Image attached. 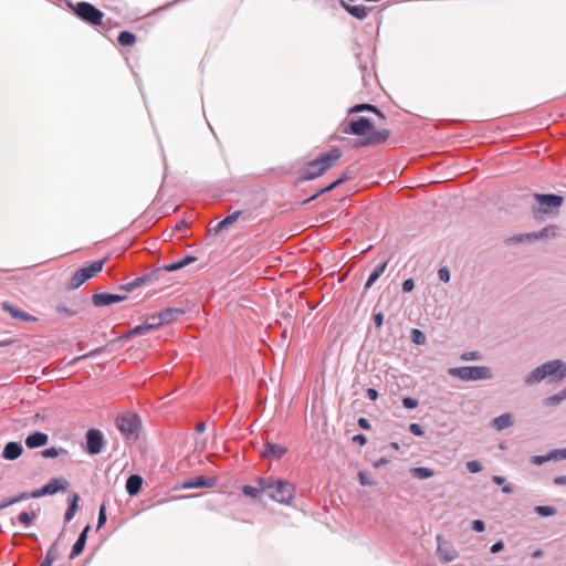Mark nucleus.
<instances>
[{
  "label": "nucleus",
  "mask_w": 566,
  "mask_h": 566,
  "mask_svg": "<svg viewBox=\"0 0 566 566\" xmlns=\"http://www.w3.org/2000/svg\"><path fill=\"white\" fill-rule=\"evenodd\" d=\"M286 451L287 449L283 446L268 442L261 452V457L279 460L286 453Z\"/></svg>",
  "instance_id": "ddd939ff"
},
{
  "label": "nucleus",
  "mask_w": 566,
  "mask_h": 566,
  "mask_svg": "<svg viewBox=\"0 0 566 566\" xmlns=\"http://www.w3.org/2000/svg\"><path fill=\"white\" fill-rule=\"evenodd\" d=\"M30 497H32L31 494L23 492L20 495L14 496V501H17V503H18V502H21L23 500H28Z\"/></svg>",
  "instance_id": "680f3d73"
},
{
  "label": "nucleus",
  "mask_w": 566,
  "mask_h": 566,
  "mask_svg": "<svg viewBox=\"0 0 566 566\" xmlns=\"http://www.w3.org/2000/svg\"><path fill=\"white\" fill-rule=\"evenodd\" d=\"M3 310L7 311L13 318H18L23 322H31V321L36 319L35 317L15 308L14 306L10 305L9 303H3Z\"/></svg>",
  "instance_id": "412c9836"
},
{
  "label": "nucleus",
  "mask_w": 566,
  "mask_h": 566,
  "mask_svg": "<svg viewBox=\"0 0 566 566\" xmlns=\"http://www.w3.org/2000/svg\"><path fill=\"white\" fill-rule=\"evenodd\" d=\"M438 276L442 282H449L450 280V272L447 268H441L438 271Z\"/></svg>",
  "instance_id": "a18cd8bd"
},
{
  "label": "nucleus",
  "mask_w": 566,
  "mask_h": 566,
  "mask_svg": "<svg viewBox=\"0 0 566 566\" xmlns=\"http://www.w3.org/2000/svg\"><path fill=\"white\" fill-rule=\"evenodd\" d=\"M177 311L175 310H166L165 312L160 313L158 315L159 319H163V324L169 323L174 316L176 315Z\"/></svg>",
  "instance_id": "e433bc0d"
},
{
  "label": "nucleus",
  "mask_w": 566,
  "mask_h": 566,
  "mask_svg": "<svg viewBox=\"0 0 566 566\" xmlns=\"http://www.w3.org/2000/svg\"><path fill=\"white\" fill-rule=\"evenodd\" d=\"M492 481L495 483V484H503L505 482V479L503 476H500V475H494L492 478Z\"/></svg>",
  "instance_id": "0e129e2a"
},
{
  "label": "nucleus",
  "mask_w": 566,
  "mask_h": 566,
  "mask_svg": "<svg viewBox=\"0 0 566 566\" xmlns=\"http://www.w3.org/2000/svg\"><path fill=\"white\" fill-rule=\"evenodd\" d=\"M437 553L441 560L449 563L458 557V552L455 551L451 542L444 541L441 535L437 536Z\"/></svg>",
  "instance_id": "9b49d317"
},
{
  "label": "nucleus",
  "mask_w": 566,
  "mask_h": 566,
  "mask_svg": "<svg viewBox=\"0 0 566 566\" xmlns=\"http://www.w3.org/2000/svg\"><path fill=\"white\" fill-rule=\"evenodd\" d=\"M554 483L557 485H566V476H557L554 479Z\"/></svg>",
  "instance_id": "e2e57ef3"
},
{
  "label": "nucleus",
  "mask_w": 566,
  "mask_h": 566,
  "mask_svg": "<svg viewBox=\"0 0 566 566\" xmlns=\"http://www.w3.org/2000/svg\"><path fill=\"white\" fill-rule=\"evenodd\" d=\"M387 266V263H382L374 269V271L370 273L366 284L365 289H369L373 286V284L379 279V276L385 272Z\"/></svg>",
  "instance_id": "393cba45"
},
{
  "label": "nucleus",
  "mask_w": 566,
  "mask_h": 566,
  "mask_svg": "<svg viewBox=\"0 0 566 566\" xmlns=\"http://www.w3.org/2000/svg\"><path fill=\"white\" fill-rule=\"evenodd\" d=\"M180 269H182V264H179L178 262H174L165 266V271L167 272H175Z\"/></svg>",
  "instance_id": "3c124183"
},
{
  "label": "nucleus",
  "mask_w": 566,
  "mask_h": 566,
  "mask_svg": "<svg viewBox=\"0 0 566 566\" xmlns=\"http://www.w3.org/2000/svg\"><path fill=\"white\" fill-rule=\"evenodd\" d=\"M57 557H59L57 546H56V543H53L45 555V559H48L50 563L53 564V562L56 560Z\"/></svg>",
  "instance_id": "c9c22d12"
},
{
  "label": "nucleus",
  "mask_w": 566,
  "mask_h": 566,
  "mask_svg": "<svg viewBox=\"0 0 566 566\" xmlns=\"http://www.w3.org/2000/svg\"><path fill=\"white\" fill-rule=\"evenodd\" d=\"M366 397L373 401H375L378 398V392L374 388H368L366 390Z\"/></svg>",
  "instance_id": "864d4df0"
},
{
  "label": "nucleus",
  "mask_w": 566,
  "mask_h": 566,
  "mask_svg": "<svg viewBox=\"0 0 566 566\" xmlns=\"http://www.w3.org/2000/svg\"><path fill=\"white\" fill-rule=\"evenodd\" d=\"M124 297L117 294L99 293L93 295V303L96 306H106L123 301Z\"/></svg>",
  "instance_id": "2eb2a0df"
},
{
  "label": "nucleus",
  "mask_w": 566,
  "mask_h": 566,
  "mask_svg": "<svg viewBox=\"0 0 566 566\" xmlns=\"http://www.w3.org/2000/svg\"><path fill=\"white\" fill-rule=\"evenodd\" d=\"M342 157L339 148L322 154L318 158L310 161L302 170V179L311 180L325 174L328 169L336 165Z\"/></svg>",
  "instance_id": "7ed1b4c3"
},
{
  "label": "nucleus",
  "mask_w": 566,
  "mask_h": 566,
  "mask_svg": "<svg viewBox=\"0 0 566 566\" xmlns=\"http://www.w3.org/2000/svg\"><path fill=\"white\" fill-rule=\"evenodd\" d=\"M493 427L496 430H503L505 428H509L513 424L512 415L511 413H503L492 421Z\"/></svg>",
  "instance_id": "5701e85b"
},
{
  "label": "nucleus",
  "mask_w": 566,
  "mask_h": 566,
  "mask_svg": "<svg viewBox=\"0 0 566 566\" xmlns=\"http://www.w3.org/2000/svg\"><path fill=\"white\" fill-rule=\"evenodd\" d=\"M358 479H359V482L361 485H368V486H373L375 485V481L374 479L366 472H359L358 473Z\"/></svg>",
  "instance_id": "f704fd0d"
},
{
  "label": "nucleus",
  "mask_w": 566,
  "mask_h": 566,
  "mask_svg": "<svg viewBox=\"0 0 566 566\" xmlns=\"http://www.w3.org/2000/svg\"><path fill=\"white\" fill-rule=\"evenodd\" d=\"M256 482L261 490L277 503L291 504L295 497V486L291 482L272 476L259 478Z\"/></svg>",
  "instance_id": "f03ea898"
},
{
  "label": "nucleus",
  "mask_w": 566,
  "mask_h": 566,
  "mask_svg": "<svg viewBox=\"0 0 566 566\" xmlns=\"http://www.w3.org/2000/svg\"><path fill=\"white\" fill-rule=\"evenodd\" d=\"M347 175L344 174L340 178H338L336 181H334L331 186H328L326 188V190H332L334 189L335 187H337L338 185L343 184L345 180H347Z\"/></svg>",
  "instance_id": "603ef678"
},
{
  "label": "nucleus",
  "mask_w": 566,
  "mask_h": 566,
  "mask_svg": "<svg viewBox=\"0 0 566 566\" xmlns=\"http://www.w3.org/2000/svg\"><path fill=\"white\" fill-rule=\"evenodd\" d=\"M105 260H99L93 262L88 266L81 268L77 270L71 279L70 286L72 289L80 287L83 283H85L91 277L95 276L103 270Z\"/></svg>",
  "instance_id": "6e6552de"
},
{
  "label": "nucleus",
  "mask_w": 566,
  "mask_h": 566,
  "mask_svg": "<svg viewBox=\"0 0 566 566\" xmlns=\"http://www.w3.org/2000/svg\"><path fill=\"white\" fill-rule=\"evenodd\" d=\"M386 463H388V460H387V459H385V458H381V459H379L378 461H376V462L374 463V467L377 469V468H380L381 465H384V464H386Z\"/></svg>",
  "instance_id": "69168bd1"
},
{
  "label": "nucleus",
  "mask_w": 566,
  "mask_h": 566,
  "mask_svg": "<svg viewBox=\"0 0 566 566\" xmlns=\"http://www.w3.org/2000/svg\"><path fill=\"white\" fill-rule=\"evenodd\" d=\"M409 430L412 434L418 436V437H421L424 434L422 427L418 423H411L409 426Z\"/></svg>",
  "instance_id": "37998d69"
},
{
  "label": "nucleus",
  "mask_w": 566,
  "mask_h": 566,
  "mask_svg": "<svg viewBox=\"0 0 566 566\" xmlns=\"http://www.w3.org/2000/svg\"><path fill=\"white\" fill-rule=\"evenodd\" d=\"M448 373L450 376L465 381L490 379L492 377L490 368L485 366L453 367Z\"/></svg>",
  "instance_id": "39448f33"
},
{
  "label": "nucleus",
  "mask_w": 566,
  "mask_h": 566,
  "mask_svg": "<svg viewBox=\"0 0 566 566\" xmlns=\"http://www.w3.org/2000/svg\"><path fill=\"white\" fill-rule=\"evenodd\" d=\"M503 546H504V545H503V542H501V541H500V542H496L495 544H493V545H492V547H491V552H492L493 554L499 553L500 551H502V549H503Z\"/></svg>",
  "instance_id": "052dcab7"
},
{
  "label": "nucleus",
  "mask_w": 566,
  "mask_h": 566,
  "mask_svg": "<svg viewBox=\"0 0 566 566\" xmlns=\"http://www.w3.org/2000/svg\"><path fill=\"white\" fill-rule=\"evenodd\" d=\"M49 437L48 434L36 431L29 434L25 439V444L30 449L43 447L48 443Z\"/></svg>",
  "instance_id": "dca6fc26"
},
{
  "label": "nucleus",
  "mask_w": 566,
  "mask_h": 566,
  "mask_svg": "<svg viewBox=\"0 0 566 566\" xmlns=\"http://www.w3.org/2000/svg\"><path fill=\"white\" fill-rule=\"evenodd\" d=\"M77 17H80L83 21L92 24V25H101L103 22V12L96 9L93 4L88 2H78L76 6L72 7Z\"/></svg>",
  "instance_id": "0eeeda50"
},
{
  "label": "nucleus",
  "mask_w": 566,
  "mask_h": 566,
  "mask_svg": "<svg viewBox=\"0 0 566 566\" xmlns=\"http://www.w3.org/2000/svg\"><path fill=\"white\" fill-rule=\"evenodd\" d=\"M410 472L415 478L418 479H428L434 475L433 470L423 467L413 468Z\"/></svg>",
  "instance_id": "bb28decb"
},
{
  "label": "nucleus",
  "mask_w": 566,
  "mask_h": 566,
  "mask_svg": "<svg viewBox=\"0 0 566 566\" xmlns=\"http://www.w3.org/2000/svg\"><path fill=\"white\" fill-rule=\"evenodd\" d=\"M502 491H503L504 493H506V494H510V493H512V492H513V489H512V486H511V485H505V486H503Z\"/></svg>",
  "instance_id": "338daca9"
},
{
  "label": "nucleus",
  "mask_w": 566,
  "mask_h": 566,
  "mask_svg": "<svg viewBox=\"0 0 566 566\" xmlns=\"http://www.w3.org/2000/svg\"><path fill=\"white\" fill-rule=\"evenodd\" d=\"M116 427L127 440H136L140 421L136 413L125 412L116 418Z\"/></svg>",
  "instance_id": "423d86ee"
},
{
  "label": "nucleus",
  "mask_w": 566,
  "mask_h": 566,
  "mask_svg": "<svg viewBox=\"0 0 566 566\" xmlns=\"http://www.w3.org/2000/svg\"><path fill=\"white\" fill-rule=\"evenodd\" d=\"M23 448L19 442H9L6 444L2 457L6 460H15L22 454Z\"/></svg>",
  "instance_id": "f3484780"
},
{
  "label": "nucleus",
  "mask_w": 566,
  "mask_h": 566,
  "mask_svg": "<svg viewBox=\"0 0 566 566\" xmlns=\"http://www.w3.org/2000/svg\"><path fill=\"white\" fill-rule=\"evenodd\" d=\"M340 2L346 11L357 19H364L368 14L369 10L365 6H350L345 3L343 0Z\"/></svg>",
  "instance_id": "4be33fe9"
},
{
  "label": "nucleus",
  "mask_w": 566,
  "mask_h": 566,
  "mask_svg": "<svg viewBox=\"0 0 566 566\" xmlns=\"http://www.w3.org/2000/svg\"><path fill=\"white\" fill-rule=\"evenodd\" d=\"M237 219V217L234 214H231V216H228L226 219H223L220 223H219V228H224L227 227L228 224H231L234 220Z\"/></svg>",
  "instance_id": "8fccbe9b"
},
{
  "label": "nucleus",
  "mask_w": 566,
  "mask_h": 566,
  "mask_svg": "<svg viewBox=\"0 0 566 566\" xmlns=\"http://www.w3.org/2000/svg\"><path fill=\"white\" fill-rule=\"evenodd\" d=\"M63 450L56 449V448H49L42 451V455L44 458H55L57 457Z\"/></svg>",
  "instance_id": "ea45409f"
},
{
  "label": "nucleus",
  "mask_w": 566,
  "mask_h": 566,
  "mask_svg": "<svg viewBox=\"0 0 566 566\" xmlns=\"http://www.w3.org/2000/svg\"><path fill=\"white\" fill-rule=\"evenodd\" d=\"M549 460H552V458H549V453H548L547 455H534V457H532L531 462L533 464L541 465Z\"/></svg>",
  "instance_id": "a19ab883"
},
{
  "label": "nucleus",
  "mask_w": 566,
  "mask_h": 566,
  "mask_svg": "<svg viewBox=\"0 0 566 566\" xmlns=\"http://www.w3.org/2000/svg\"><path fill=\"white\" fill-rule=\"evenodd\" d=\"M106 522V512L105 506L102 505L98 512V527H101Z\"/></svg>",
  "instance_id": "09e8293b"
},
{
  "label": "nucleus",
  "mask_w": 566,
  "mask_h": 566,
  "mask_svg": "<svg viewBox=\"0 0 566 566\" xmlns=\"http://www.w3.org/2000/svg\"><path fill=\"white\" fill-rule=\"evenodd\" d=\"M88 530H90V526H86L83 530V532L80 534L77 541L75 542V544L72 547V552H71L70 558H75L76 556H78L83 552V549L85 547Z\"/></svg>",
  "instance_id": "6ab92c4d"
},
{
  "label": "nucleus",
  "mask_w": 566,
  "mask_h": 566,
  "mask_svg": "<svg viewBox=\"0 0 566 566\" xmlns=\"http://www.w3.org/2000/svg\"><path fill=\"white\" fill-rule=\"evenodd\" d=\"M415 287V283H413V280L412 279H407L403 281L402 283V291L408 293V292H411Z\"/></svg>",
  "instance_id": "49530a36"
},
{
  "label": "nucleus",
  "mask_w": 566,
  "mask_h": 566,
  "mask_svg": "<svg viewBox=\"0 0 566 566\" xmlns=\"http://www.w3.org/2000/svg\"><path fill=\"white\" fill-rule=\"evenodd\" d=\"M472 530L475 531V532H483L485 530V524L483 521L481 520H475L473 521L472 523Z\"/></svg>",
  "instance_id": "de8ad7c7"
},
{
  "label": "nucleus",
  "mask_w": 566,
  "mask_h": 566,
  "mask_svg": "<svg viewBox=\"0 0 566 566\" xmlns=\"http://www.w3.org/2000/svg\"><path fill=\"white\" fill-rule=\"evenodd\" d=\"M549 458L552 460H564L566 459V448L565 449H556L549 452Z\"/></svg>",
  "instance_id": "58836bf2"
},
{
  "label": "nucleus",
  "mask_w": 566,
  "mask_h": 566,
  "mask_svg": "<svg viewBox=\"0 0 566 566\" xmlns=\"http://www.w3.org/2000/svg\"><path fill=\"white\" fill-rule=\"evenodd\" d=\"M534 198L541 206V211L546 213L552 209H557L563 203V198L556 195H534Z\"/></svg>",
  "instance_id": "f8f14e48"
},
{
  "label": "nucleus",
  "mask_w": 566,
  "mask_h": 566,
  "mask_svg": "<svg viewBox=\"0 0 566 566\" xmlns=\"http://www.w3.org/2000/svg\"><path fill=\"white\" fill-rule=\"evenodd\" d=\"M34 517V513L21 512L18 515V521L25 526H30Z\"/></svg>",
  "instance_id": "473e14b6"
},
{
  "label": "nucleus",
  "mask_w": 566,
  "mask_h": 566,
  "mask_svg": "<svg viewBox=\"0 0 566 566\" xmlns=\"http://www.w3.org/2000/svg\"><path fill=\"white\" fill-rule=\"evenodd\" d=\"M242 492L247 496H250V497H253V499H258L260 496V493L263 492V491L261 490V488L259 485H258V488L251 486V485H244L242 488Z\"/></svg>",
  "instance_id": "2f4dec72"
},
{
  "label": "nucleus",
  "mask_w": 566,
  "mask_h": 566,
  "mask_svg": "<svg viewBox=\"0 0 566 566\" xmlns=\"http://www.w3.org/2000/svg\"><path fill=\"white\" fill-rule=\"evenodd\" d=\"M535 512L541 516H552L556 513V509L553 506L539 505L535 507Z\"/></svg>",
  "instance_id": "72a5a7b5"
},
{
  "label": "nucleus",
  "mask_w": 566,
  "mask_h": 566,
  "mask_svg": "<svg viewBox=\"0 0 566 566\" xmlns=\"http://www.w3.org/2000/svg\"><path fill=\"white\" fill-rule=\"evenodd\" d=\"M196 261V258L195 256H186L182 260L178 261L179 264H182V268H185L186 265L192 263Z\"/></svg>",
  "instance_id": "13d9d810"
},
{
  "label": "nucleus",
  "mask_w": 566,
  "mask_h": 566,
  "mask_svg": "<svg viewBox=\"0 0 566 566\" xmlns=\"http://www.w3.org/2000/svg\"><path fill=\"white\" fill-rule=\"evenodd\" d=\"M143 485L142 476L137 474L130 475L126 481V490L129 495H136Z\"/></svg>",
  "instance_id": "aec40b11"
},
{
  "label": "nucleus",
  "mask_w": 566,
  "mask_h": 566,
  "mask_svg": "<svg viewBox=\"0 0 566 566\" xmlns=\"http://www.w3.org/2000/svg\"><path fill=\"white\" fill-rule=\"evenodd\" d=\"M566 377V363L559 359L551 360L535 368L525 379L527 385L551 378L553 381L562 380Z\"/></svg>",
  "instance_id": "20e7f679"
},
{
  "label": "nucleus",
  "mask_w": 566,
  "mask_h": 566,
  "mask_svg": "<svg viewBox=\"0 0 566 566\" xmlns=\"http://www.w3.org/2000/svg\"><path fill=\"white\" fill-rule=\"evenodd\" d=\"M361 111H370L374 112L379 118H385L384 114L377 109L374 105L370 104H359L354 106L349 112L350 113H357Z\"/></svg>",
  "instance_id": "cd10ccee"
},
{
  "label": "nucleus",
  "mask_w": 566,
  "mask_h": 566,
  "mask_svg": "<svg viewBox=\"0 0 566 566\" xmlns=\"http://www.w3.org/2000/svg\"><path fill=\"white\" fill-rule=\"evenodd\" d=\"M344 134H352L356 136H364L365 138L359 140L358 146L378 145L385 143L390 133L387 129L375 130L371 122L366 117H359L352 119L343 128Z\"/></svg>",
  "instance_id": "f257e3e1"
},
{
  "label": "nucleus",
  "mask_w": 566,
  "mask_h": 566,
  "mask_svg": "<svg viewBox=\"0 0 566 566\" xmlns=\"http://www.w3.org/2000/svg\"><path fill=\"white\" fill-rule=\"evenodd\" d=\"M216 480L212 478L196 476L182 483V489L212 488Z\"/></svg>",
  "instance_id": "4468645a"
},
{
  "label": "nucleus",
  "mask_w": 566,
  "mask_h": 566,
  "mask_svg": "<svg viewBox=\"0 0 566 566\" xmlns=\"http://www.w3.org/2000/svg\"><path fill=\"white\" fill-rule=\"evenodd\" d=\"M117 40L120 45L130 46L136 42V36L129 31H122Z\"/></svg>",
  "instance_id": "a878e982"
},
{
  "label": "nucleus",
  "mask_w": 566,
  "mask_h": 566,
  "mask_svg": "<svg viewBox=\"0 0 566 566\" xmlns=\"http://www.w3.org/2000/svg\"><path fill=\"white\" fill-rule=\"evenodd\" d=\"M555 234H556V228L555 227H547V228L543 229L538 233L521 235L520 238L516 239V241L521 242L523 240V237H525L526 240H531V239H539V238L554 237Z\"/></svg>",
  "instance_id": "b1692460"
},
{
  "label": "nucleus",
  "mask_w": 566,
  "mask_h": 566,
  "mask_svg": "<svg viewBox=\"0 0 566 566\" xmlns=\"http://www.w3.org/2000/svg\"><path fill=\"white\" fill-rule=\"evenodd\" d=\"M353 442L364 446L367 442V438L364 434H356L353 437Z\"/></svg>",
  "instance_id": "5fc2aeb1"
},
{
  "label": "nucleus",
  "mask_w": 566,
  "mask_h": 566,
  "mask_svg": "<svg viewBox=\"0 0 566 566\" xmlns=\"http://www.w3.org/2000/svg\"><path fill=\"white\" fill-rule=\"evenodd\" d=\"M358 424H359L360 428H363L365 430L370 429V423H369V421L366 418H359L358 419Z\"/></svg>",
  "instance_id": "bf43d9fd"
},
{
  "label": "nucleus",
  "mask_w": 566,
  "mask_h": 566,
  "mask_svg": "<svg viewBox=\"0 0 566 566\" xmlns=\"http://www.w3.org/2000/svg\"><path fill=\"white\" fill-rule=\"evenodd\" d=\"M77 501H78L77 494H73L72 503H71L70 507L65 512V521L70 522L73 518L74 513H75V511L77 509Z\"/></svg>",
  "instance_id": "7c9ffc66"
},
{
  "label": "nucleus",
  "mask_w": 566,
  "mask_h": 566,
  "mask_svg": "<svg viewBox=\"0 0 566 566\" xmlns=\"http://www.w3.org/2000/svg\"><path fill=\"white\" fill-rule=\"evenodd\" d=\"M410 337L416 345H423L427 340L426 335L417 328L411 329Z\"/></svg>",
  "instance_id": "c756f323"
},
{
  "label": "nucleus",
  "mask_w": 566,
  "mask_h": 566,
  "mask_svg": "<svg viewBox=\"0 0 566 566\" xmlns=\"http://www.w3.org/2000/svg\"><path fill=\"white\" fill-rule=\"evenodd\" d=\"M566 398V389L558 392L557 395L551 396L544 400L545 406H555L562 402Z\"/></svg>",
  "instance_id": "c85d7f7f"
},
{
  "label": "nucleus",
  "mask_w": 566,
  "mask_h": 566,
  "mask_svg": "<svg viewBox=\"0 0 566 566\" xmlns=\"http://www.w3.org/2000/svg\"><path fill=\"white\" fill-rule=\"evenodd\" d=\"M163 325V319H159L158 316H153L148 322H146L143 325L136 326L134 329H132V335H140L144 334L150 329L158 328Z\"/></svg>",
  "instance_id": "a211bd4d"
},
{
  "label": "nucleus",
  "mask_w": 566,
  "mask_h": 566,
  "mask_svg": "<svg viewBox=\"0 0 566 566\" xmlns=\"http://www.w3.org/2000/svg\"><path fill=\"white\" fill-rule=\"evenodd\" d=\"M402 405L407 409H415L418 406V401L411 397H406L402 399Z\"/></svg>",
  "instance_id": "79ce46f5"
},
{
  "label": "nucleus",
  "mask_w": 566,
  "mask_h": 566,
  "mask_svg": "<svg viewBox=\"0 0 566 566\" xmlns=\"http://www.w3.org/2000/svg\"><path fill=\"white\" fill-rule=\"evenodd\" d=\"M467 469L471 473H478L481 472L483 468L479 461L472 460L467 462Z\"/></svg>",
  "instance_id": "4c0bfd02"
},
{
  "label": "nucleus",
  "mask_w": 566,
  "mask_h": 566,
  "mask_svg": "<svg viewBox=\"0 0 566 566\" xmlns=\"http://www.w3.org/2000/svg\"><path fill=\"white\" fill-rule=\"evenodd\" d=\"M17 501H14V497L6 499L0 503V510H3L10 505L15 504Z\"/></svg>",
  "instance_id": "6e6d98bb"
},
{
  "label": "nucleus",
  "mask_w": 566,
  "mask_h": 566,
  "mask_svg": "<svg viewBox=\"0 0 566 566\" xmlns=\"http://www.w3.org/2000/svg\"><path fill=\"white\" fill-rule=\"evenodd\" d=\"M462 360H478L480 359V354L478 352H467L461 355Z\"/></svg>",
  "instance_id": "c03bdc74"
},
{
  "label": "nucleus",
  "mask_w": 566,
  "mask_h": 566,
  "mask_svg": "<svg viewBox=\"0 0 566 566\" xmlns=\"http://www.w3.org/2000/svg\"><path fill=\"white\" fill-rule=\"evenodd\" d=\"M40 566H52V563H50L48 559H43Z\"/></svg>",
  "instance_id": "774afa93"
},
{
  "label": "nucleus",
  "mask_w": 566,
  "mask_h": 566,
  "mask_svg": "<svg viewBox=\"0 0 566 566\" xmlns=\"http://www.w3.org/2000/svg\"><path fill=\"white\" fill-rule=\"evenodd\" d=\"M374 322H375V325L377 327H380L382 325V322H384V315L382 313H377L374 315Z\"/></svg>",
  "instance_id": "4d7b16f0"
},
{
  "label": "nucleus",
  "mask_w": 566,
  "mask_h": 566,
  "mask_svg": "<svg viewBox=\"0 0 566 566\" xmlns=\"http://www.w3.org/2000/svg\"><path fill=\"white\" fill-rule=\"evenodd\" d=\"M104 446L103 434L97 429H90L86 433V449L90 454H98Z\"/></svg>",
  "instance_id": "9d476101"
},
{
  "label": "nucleus",
  "mask_w": 566,
  "mask_h": 566,
  "mask_svg": "<svg viewBox=\"0 0 566 566\" xmlns=\"http://www.w3.org/2000/svg\"><path fill=\"white\" fill-rule=\"evenodd\" d=\"M69 486V483L64 480L52 479L48 484L43 488L35 490L31 493L33 499H38L44 495H51L56 493L57 491H64Z\"/></svg>",
  "instance_id": "1a4fd4ad"
}]
</instances>
